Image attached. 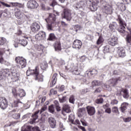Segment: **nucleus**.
<instances>
[{
	"label": "nucleus",
	"instance_id": "15",
	"mask_svg": "<svg viewBox=\"0 0 131 131\" xmlns=\"http://www.w3.org/2000/svg\"><path fill=\"white\" fill-rule=\"evenodd\" d=\"M82 46V42L79 40H74L73 44V49H76V50H80Z\"/></svg>",
	"mask_w": 131,
	"mask_h": 131
},
{
	"label": "nucleus",
	"instance_id": "7",
	"mask_svg": "<svg viewBox=\"0 0 131 131\" xmlns=\"http://www.w3.org/2000/svg\"><path fill=\"white\" fill-rule=\"evenodd\" d=\"M10 74L11 72L10 71V70L8 69L2 70L0 72V80L6 79V78L8 77Z\"/></svg>",
	"mask_w": 131,
	"mask_h": 131
},
{
	"label": "nucleus",
	"instance_id": "20",
	"mask_svg": "<svg viewBox=\"0 0 131 131\" xmlns=\"http://www.w3.org/2000/svg\"><path fill=\"white\" fill-rule=\"evenodd\" d=\"M118 54L119 57H125V50L124 48L122 47H119L118 48Z\"/></svg>",
	"mask_w": 131,
	"mask_h": 131
},
{
	"label": "nucleus",
	"instance_id": "27",
	"mask_svg": "<svg viewBox=\"0 0 131 131\" xmlns=\"http://www.w3.org/2000/svg\"><path fill=\"white\" fill-rule=\"evenodd\" d=\"M12 7H18V8H20V9H24V5L23 4H21L20 3L15 2V3H11Z\"/></svg>",
	"mask_w": 131,
	"mask_h": 131
},
{
	"label": "nucleus",
	"instance_id": "50",
	"mask_svg": "<svg viewBox=\"0 0 131 131\" xmlns=\"http://www.w3.org/2000/svg\"><path fill=\"white\" fill-rule=\"evenodd\" d=\"M74 101H75V99H74V96H71L69 98L70 103H71L72 104H74Z\"/></svg>",
	"mask_w": 131,
	"mask_h": 131
},
{
	"label": "nucleus",
	"instance_id": "62",
	"mask_svg": "<svg viewBox=\"0 0 131 131\" xmlns=\"http://www.w3.org/2000/svg\"><path fill=\"white\" fill-rule=\"evenodd\" d=\"M101 92H102V89L101 88H97L95 91V93H101Z\"/></svg>",
	"mask_w": 131,
	"mask_h": 131
},
{
	"label": "nucleus",
	"instance_id": "49",
	"mask_svg": "<svg viewBox=\"0 0 131 131\" xmlns=\"http://www.w3.org/2000/svg\"><path fill=\"white\" fill-rule=\"evenodd\" d=\"M103 41H104V39H103V37H102L101 36H100L98 39L97 40V44L101 45V43L103 42Z\"/></svg>",
	"mask_w": 131,
	"mask_h": 131
},
{
	"label": "nucleus",
	"instance_id": "29",
	"mask_svg": "<svg viewBox=\"0 0 131 131\" xmlns=\"http://www.w3.org/2000/svg\"><path fill=\"white\" fill-rule=\"evenodd\" d=\"M128 106V103L127 102H123L121 105V110L122 112H124L126 111V108Z\"/></svg>",
	"mask_w": 131,
	"mask_h": 131
},
{
	"label": "nucleus",
	"instance_id": "18",
	"mask_svg": "<svg viewBox=\"0 0 131 131\" xmlns=\"http://www.w3.org/2000/svg\"><path fill=\"white\" fill-rule=\"evenodd\" d=\"M117 27H118V25L115 21H113L109 25V29L111 31H115V29H117Z\"/></svg>",
	"mask_w": 131,
	"mask_h": 131
},
{
	"label": "nucleus",
	"instance_id": "46",
	"mask_svg": "<svg viewBox=\"0 0 131 131\" xmlns=\"http://www.w3.org/2000/svg\"><path fill=\"white\" fill-rule=\"evenodd\" d=\"M12 117L14 119H19L20 118V114H13L12 115Z\"/></svg>",
	"mask_w": 131,
	"mask_h": 131
},
{
	"label": "nucleus",
	"instance_id": "1",
	"mask_svg": "<svg viewBox=\"0 0 131 131\" xmlns=\"http://www.w3.org/2000/svg\"><path fill=\"white\" fill-rule=\"evenodd\" d=\"M26 73L27 76H29L31 75H34L35 80H37L38 81H43V78L42 77V75H39V72H38L37 67H36L35 70H31L29 69L27 71Z\"/></svg>",
	"mask_w": 131,
	"mask_h": 131
},
{
	"label": "nucleus",
	"instance_id": "52",
	"mask_svg": "<svg viewBox=\"0 0 131 131\" xmlns=\"http://www.w3.org/2000/svg\"><path fill=\"white\" fill-rule=\"evenodd\" d=\"M87 74H91V75H94V74H97V70L95 69L93 70L92 71H90Z\"/></svg>",
	"mask_w": 131,
	"mask_h": 131
},
{
	"label": "nucleus",
	"instance_id": "34",
	"mask_svg": "<svg viewBox=\"0 0 131 131\" xmlns=\"http://www.w3.org/2000/svg\"><path fill=\"white\" fill-rule=\"evenodd\" d=\"M19 43H20V45H21V46L25 47V46H27V43H28V42H27V40L25 39H22L19 40Z\"/></svg>",
	"mask_w": 131,
	"mask_h": 131
},
{
	"label": "nucleus",
	"instance_id": "47",
	"mask_svg": "<svg viewBox=\"0 0 131 131\" xmlns=\"http://www.w3.org/2000/svg\"><path fill=\"white\" fill-rule=\"evenodd\" d=\"M73 28L75 29L76 32H77V31H78V30H80V29H81V27H80V26L79 25H75L73 26Z\"/></svg>",
	"mask_w": 131,
	"mask_h": 131
},
{
	"label": "nucleus",
	"instance_id": "37",
	"mask_svg": "<svg viewBox=\"0 0 131 131\" xmlns=\"http://www.w3.org/2000/svg\"><path fill=\"white\" fill-rule=\"evenodd\" d=\"M69 119L72 121V123H73V124H78V125L80 124V121H79V120L76 119L75 121L74 122L73 120H71V116H69Z\"/></svg>",
	"mask_w": 131,
	"mask_h": 131
},
{
	"label": "nucleus",
	"instance_id": "32",
	"mask_svg": "<svg viewBox=\"0 0 131 131\" xmlns=\"http://www.w3.org/2000/svg\"><path fill=\"white\" fill-rule=\"evenodd\" d=\"M54 106L58 112L61 111V107L59 105V101L55 100L54 101Z\"/></svg>",
	"mask_w": 131,
	"mask_h": 131
},
{
	"label": "nucleus",
	"instance_id": "39",
	"mask_svg": "<svg viewBox=\"0 0 131 131\" xmlns=\"http://www.w3.org/2000/svg\"><path fill=\"white\" fill-rule=\"evenodd\" d=\"M19 103H21L22 104V102L19 101H14L13 103L11 104V108H16V107L18 106V104H19Z\"/></svg>",
	"mask_w": 131,
	"mask_h": 131
},
{
	"label": "nucleus",
	"instance_id": "13",
	"mask_svg": "<svg viewBox=\"0 0 131 131\" xmlns=\"http://www.w3.org/2000/svg\"><path fill=\"white\" fill-rule=\"evenodd\" d=\"M103 11L105 14H112V6L109 4L106 3L103 6Z\"/></svg>",
	"mask_w": 131,
	"mask_h": 131
},
{
	"label": "nucleus",
	"instance_id": "61",
	"mask_svg": "<svg viewBox=\"0 0 131 131\" xmlns=\"http://www.w3.org/2000/svg\"><path fill=\"white\" fill-rule=\"evenodd\" d=\"M80 121H81L82 125H83V126H88V125L86 124V122H85L84 120H81Z\"/></svg>",
	"mask_w": 131,
	"mask_h": 131
},
{
	"label": "nucleus",
	"instance_id": "54",
	"mask_svg": "<svg viewBox=\"0 0 131 131\" xmlns=\"http://www.w3.org/2000/svg\"><path fill=\"white\" fill-rule=\"evenodd\" d=\"M112 112H113V113H117L118 112V108L116 106L113 107Z\"/></svg>",
	"mask_w": 131,
	"mask_h": 131
},
{
	"label": "nucleus",
	"instance_id": "38",
	"mask_svg": "<svg viewBox=\"0 0 131 131\" xmlns=\"http://www.w3.org/2000/svg\"><path fill=\"white\" fill-rule=\"evenodd\" d=\"M31 128V126L24 125V126L22 127L21 131H30Z\"/></svg>",
	"mask_w": 131,
	"mask_h": 131
},
{
	"label": "nucleus",
	"instance_id": "57",
	"mask_svg": "<svg viewBox=\"0 0 131 131\" xmlns=\"http://www.w3.org/2000/svg\"><path fill=\"white\" fill-rule=\"evenodd\" d=\"M56 5H57V2H56V0H53L52 3L50 4V6L53 7H55Z\"/></svg>",
	"mask_w": 131,
	"mask_h": 131
},
{
	"label": "nucleus",
	"instance_id": "6",
	"mask_svg": "<svg viewBox=\"0 0 131 131\" xmlns=\"http://www.w3.org/2000/svg\"><path fill=\"white\" fill-rule=\"evenodd\" d=\"M11 72L12 74L11 79L13 81H18L19 79L20 78V74L19 73L17 72V71L14 69V68H12L11 69Z\"/></svg>",
	"mask_w": 131,
	"mask_h": 131
},
{
	"label": "nucleus",
	"instance_id": "17",
	"mask_svg": "<svg viewBox=\"0 0 131 131\" xmlns=\"http://www.w3.org/2000/svg\"><path fill=\"white\" fill-rule=\"evenodd\" d=\"M39 29H40V26L37 23H33L31 26L32 32H37Z\"/></svg>",
	"mask_w": 131,
	"mask_h": 131
},
{
	"label": "nucleus",
	"instance_id": "12",
	"mask_svg": "<svg viewBox=\"0 0 131 131\" xmlns=\"http://www.w3.org/2000/svg\"><path fill=\"white\" fill-rule=\"evenodd\" d=\"M48 123L52 128H55L57 124L56 119L53 117H50L48 119Z\"/></svg>",
	"mask_w": 131,
	"mask_h": 131
},
{
	"label": "nucleus",
	"instance_id": "28",
	"mask_svg": "<svg viewBox=\"0 0 131 131\" xmlns=\"http://www.w3.org/2000/svg\"><path fill=\"white\" fill-rule=\"evenodd\" d=\"M54 48L55 51H61V43L59 42H55L54 45Z\"/></svg>",
	"mask_w": 131,
	"mask_h": 131
},
{
	"label": "nucleus",
	"instance_id": "40",
	"mask_svg": "<svg viewBox=\"0 0 131 131\" xmlns=\"http://www.w3.org/2000/svg\"><path fill=\"white\" fill-rule=\"evenodd\" d=\"M81 69L76 68L75 70L73 71V72L74 74H75L76 75H79L80 74V71Z\"/></svg>",
	"mask_w": 131,
	"mask_h": 131
},
{
	"label": "nucleus",
	"instance_id": "19",
	"mask_svg": "<svg viewBox=\"0 0 131 131\" xmlns=\"http://www.w3.org/2000/svg\"><path fill=\"white\" fill-rule=\"evenodd\" d=\"M87 112L90 116H93V115H94L95 113H96V110L95 109V107L93 106H87Z\"/></svg>",
	"mask_w": 131,
	"mask_h": 131
},
{
	"label": "nucleus",
	"instance_id": "41",
	"mask_svg": "<svg viewBox=\"0 0 131 131\" xmlns=\"http://www.w3.org/2000/svg\"><path fill=\"white\" fill-rule=\"evenodd\" d=\"M101 83L99 82V81L98 80H94L92 82V85L93 86H97L98 85H100Z\"/></svg>",
	"mask_w": 131,
	"mask_h": 131
},
{
	"label": "nucleus",
	"instance_id": "33",
	"mask_svg": "<svg viewBox=\"0 0 131 131\" xmlns=\"http://www.w3.org/2000/svg\"><path fill=\"white\" fill-rule=\"evenodd\" d=\"M35 48H36V49L38 51L42 52V51H43V49H45V46H43L42 45H35Z\"/></svg>",
	"mask_w": 131,
	"mask_h": 131
},
{
	"label": "nucleus",
	"instance_id": "53",
	"mask_svg": "<svg viewBox=\"0 0 131 131\" xmlns=\"http://www.w3.org/2000/svg\"><path fill=\"white\" fill-rule=\"evenodd\" d=\"M47 66H48V64H47V62H44L42 63L41 64L40 67L41 69H46L47 68Z\"/></svg>",
	"mask_w": 131,
	"mask_h": 131
},
{
	"label": "nucleus",
	"instance_id": "31",
	"mask_svg": "<svg viewBox=\"0 0 131 131\" xmlns=\"http://www.w3.org/2000/svg\"><path fill=\"white\" fill-rule=\"evenodd\" d=\"M57 39V37H56V35L54 33H51L49 35V37L48 38V40L54 41Z\"/></svg>",
	"mask_w": 131,
	"mask_h": 131
},
{
	"label": "nucleus",
	"instance_id": "63",
	"mask_svg": "<svg viewBox=\"0 0 131 131\" xmlns=\"http://www.w3.org/2000/svg\"><path fill=\"white\" fill-rule=\"evenodd\" d=\"M78 126L79 128H80V129H81V130L86 131V130H85V128L84 127H83L82 126H80V125H78Z\"/></svg>",
	"mask_w": 131,
	"mask_h": 131
},
{
	"label": "nucleus",
	"instance_id": "64",
	"mask_svg": "<svg viewBox=\"0 0 131 131\" xmlns=\"http://www.w3.org/2000/svg\"><path fill=\"white\" fill-rule=\"evenodd\" d=\"M131 120V117H128L124 119L125 122H129Z\"/></svg>",
	"mask_w": 131,
	"mask_h": 131
},
{
	"label": "nucleus",
	"instance_id": "4",
	"mask_svg": "<svg viewBox=\"0 0 131 131\" xmlns=\"http://www.w3.org/2000/svg\"><path fill=\"white\" fill-rule=\"evenodd\" d=\"M47 110V107H42L40 111L38 110L37 112H35L34 114L32 115V117L33 118L31 121H30V123L31 124H33L34 122H35V120L38 118V113H40V114H41L42 112H45Z\"/></svg>",
	"mask_w": 131,
	"mask_h": 131
},
{
	"label": "nucleus",
	"instance_id": "59",
	"mask_svg": "<svg viewBox=\"0 0 131 131\" xmlns=\"http://www.w3.org/2000/svg\"><path fill=\"white\" fill-rule=\"evenodd\" d=\"M50 93L53 95H57V91H55L54 89H51L50 90Z\"/></svg>",
	"mask_w": 131,
	"mask_h": 131
},
{
	"label": "nucleus",
	"instance_id": "43",
	"mask_svg": "<svg viewBox=\"0 0 131 131\" xmlns=\"http://www.w3.org/2000/svg\"><path fill=\"white\" fill-rule=\"evenodd\" d=\"M6 41H7V39L4 37L0 38V46H3L6 43Z\"/></svg>",
	"mask_w": 131,
	"mask_h": 131
},
{
	"label": "nucleus",
	"instance_id": "36",
	"mask_svg": "<svg viewBox=\"0 0 131 131\" xmlns=\"http://www.w3.org/2000/svg\"><path fill=\"white\" fill-rule=\"evenodd\" d=\"M102 88V89H104V90H106V91H108L109 92H111V91H112V89L109 85H105V84H103Z\"/></svg>",
	"mask_w": 131,
	"mask_h": 131
},
{
	"label": "nucleus",
	"instance_id": "30",
	"mask_svg": "<svg viewBox=\"0 0 131 131\" xmlns=\"http://www.w3.org/2000/svg\"><path fill=\"white\" fill-rule=\"evenodd\" d=\"M85 113V110L83 108H79L78 111V117H82V115L84 114Z\"/></svg>",
	"mask_w": 131,
	"mask_h": 131
},
{
	"label": "nucleus",
	"instance_id": "51",
	"mask_svg": "<svg viewBox=\"0 0 131 131\" xmlns=\"http://www.w3.org/2000/svg\"><path fill=\"white\" fill-rule=\"evenodd\" d=\"M110 49V47L108 45L105 46L103 49L104 53H108L109 52V50Z\"/></svg>",
	"mask_w": 131,
	"mask_h": 131
},
{
	"label": "nucleus",
	"instance_id": "22",
	"mask_svg": "<svg viewBox=\"0 0 131 131\" xmlns=\"http://www.w3.org/2000/svg\"><path fill=\"white\" fill-rule=\"evenodd\" d=\"M57 76H58V74L56 73L53 74L52 78V81L50 83V86L51 88H53L54 85L56 84V82H57Z\"/></svg>",
	"mask_w": 131,
	"mask_h": 131
},
{
	"label": "nucleus",
	"instance_id": "45",
	"mask_svg": "<svg viewBox=\"0 0 131 131\" xmlns=\"http://www.w3.org/2000/svg\"><path fill=\"white\" fill-rule=\"evenodd\" d=\"M126 41L128 43L131 45V32H130V34L126 36Z\"/></svg>",
	"mask_w": 131,
	"mask_h": 131
},
{
	"label": "nucleus",
	"instance_id": "3",
	"mask_svg": "<svg viewBox=\"0 0 131 131\" xmlns=\"http://www.w3.org/2000/svg\"><path fill=\"white\" fill-rule=\"evenodd\" d=\"M45 21L47 24V28L48 30H52L53 28V24H56V15L53 14H49L48 19H45Z\"/></svg>",
	"mask_w": 131,
	"mask_h": 131
},
{
	"label": "nucleus",
	"instance_id": "58",
	"mask_svg": "<svg viewBox=\"0 0 131 131\" xmlns=\"http://www.w3.org/2000/svg\"><path fill=\"white\" fill-rule=\"evenodd\" d=\"M1 4H2L3 6H5V7H7V8H11V5H8V4L5 3L4 2H1Z\"/></svg>",
	"mask_w": 131,
	"mask_h": 131
},
{
	"label": "nucleus",
	"instance_id": "35",
	"mask_svg": "<svg viewBox=\"0 0 131 131\" xmlns=\"http://www.w3.org/2000/svg\"><path fill=\"white\" fill-rule=\"evenodd\" d=\"M5 51L4 49H0V63L4 62V58H3V55L5 53Z\"/></svg>",
	"mask_w": 131,
	"mask_h": 131
},
{
	"label": "nucleus",
	"instance_id": "5",
	"mask_svg": "<svg viewBox=\"0 0 131 131\" xmlns=\"http://www.w3.org/2000/svg\"><path fill=\"white\" fill-rule=\"evenodd\" d=\"M15 62L19 65V67L23 69L26 67V59L21 58L20 57H17L15 58Z\"/></svg>",
	"mask_w": 131,
	"mask_h": 131
},
{
	"label": "nucleus",
	"instance_id": "10",
	"mask_svg": "<svg viewBox=\"0 0 131 131\" xmlns=\"http://www.w3.org/2000/svg\"><path fill=\"white\" fill-rule=\"evenodd\" d=\"M27 7L28 9H36L38 7V4L35 0H29L27 4Z\"/></svg>",
	"mask_w": 131,
	"mask_h": 131
},
{
	"label": "nucleus",
	"instance_id": "2",
	"mask_svg": "<svg viewBox=\"0 0 131 131\" xmlns=\"http://www.w3.org/2000/svg\"><path fill=\"white\" fill-rule=\"evenodd\" d=\"M118 21L119 25V28L118 29V31L121 33L122 34H124L125 33V26H126V24L125 21L123 20L122 17L120 15H118V18L116 19Z\"/></svg>",
	"mask_w": 131,
	"mask_h": 131
},
{
	"label": "nucleus",
	"instance_id": "42",
	"mask_svg": "<svg viewBox=\"0 0 131 131\" xmlns=\"http://www.w3.org/2000/svg\"><path fill=\"white\" fill-rule=\"evenodd\" d=\"M49 111L50 113L54 114V112H55V107H54L53 105L49 106Z\"/></svg>",
	"mask_w": 131,
	"mask_h": 131
},
{
	"label": "nucleus",
	"instance_id": "60",
	"mask_svg": "<svg viewBox=\"0 0 131 131\" xmlns=\"http://www.w3.org/2000/svg\"><path fill=\"white\" fill-rule=\"evenodd\" d=\"M105 112H106V113H108V114H110V113H111V108L108 107V108H106L105 110Z\"/></svg>",
	"mask_w": 131,
	"mask_h": 131
},
{
	"label": "nucleus",
	"instance_id": "56",
	"mask_svg": "<svg viewBox=\"0 0 131 131\" xmlns=\"http://www.w3.org/2000/svg\"><path fill=\"white\" fill-rule=\"evenodd\" d=\"M111 105H116L118 104V101H117V100L114 99L111 101Z\"/></svg>",
	"mask_w": 131,
	"mask_h": 131
},
{
	"label": "nucleus",
	"instance_id": "44",
	"mask_svg": "<svg viewBox=\"0 0 131 131\" xmlns=\"http://www.w3.org/2000/svg\"><path fill=\"white\" fill-rule=\"evenodd\" d=\"M12 93L15 98H17V97H18V93H17L16 89L13 88L12 90Z\"/></svg>",
	"mask_w": 131,
	"mask_h": 131
},
{
	"label": "nucleus",
	"instance_id": "55",
	"mask_svg": "<svg viewBox=\"0 0 131 131\" xmlns=\"http://www.w3.org/2000/svg\"><path fill=\"white\" fill-rule=\"evenodd\" d=\"M59 101L60 103L66 102V97H62V98H59Z\"/></svg>",
	"mask_w": 131,
	"mask_h": 131
},
{
	"label": "nucleus",
	"instance_id": "8",
	"mask_svg": "<svg viewBox=\"0 0 131 131\" xmlns=\"http://www.w3.org/2000/svg\"><path fill=\"white\" fill-rule=\"evenodd\" d=\"M121 93H123V97L124 99H128L129 94H128V90L127 89H123L119 88L118 93L117 94V96L121 95Z\"/></svg>",
	"mask_w": 131,
	"mask_h": 131
},
{
	"label": "nucleus",
	"instance_id": "26",
	"mask_svg": "<svg viewBox=\"0 0 131 131\" xmlns=\"http://www.w3.org/2000/svg\"><path fill=\"white\" fill-rule=\"evenodd\" d=\"M23 15V13L21 12V10L20 9H17V11H16L15 13V17H16V18H18V19H20V18H22Z\"/></svg>",
	"mask_w": 131,
	"mask_h": 131
},
{
	"label": "nucleus",
	"instance_id": "24",
	"mask_svg": "<svg viewBox=\"0 0 131 131\" xmlns=\"http://www.w3.org/2000/svg\"><path fill=\"white\" fill-rule=\"evenodd\" d=\"M118 80H120L119 78H113V79H111L108 81V83L111 84V85L112 86H114V85H115V84H116V83H117V81Z\"/></svg>",
	"mask_w": 131,
	"mask_h": 131
},
{
	"label": "nucleus",
	"instance_id": "48",
	"mask_svg": "<svg viewBox=\"0 0 131 131\" xmlns=\"http://www.w3.org/2000/svg\"><path fill=\"white\" fill-rule=\"evenodd\" d=\"M97 104H102L103 102H104V100L102 98H98L95 101Z\"/></svg>",
	"mask_w": 131,
	"mask_h": 131
},
{
	"label": "nucleus",
	"instance_id": "11",
	"mask_svg": "<svg viewBox=\"0 0 131 131\" xmlns=\"http://www.w3.org/2000/svg\"><path fill=\"white\" fill-rule=\"evenodd\" d=\"M64 16L63 18L66 19L67 21H71V19H72V17H71V11L70 10L66 8L64 9L63 10Z\"/></svg>",
	"mask_w": 131,
	"mask_h": 131
},
{
	"label": "nucleus",
	"instance_id": "25",
	"mask_svg": "<svg viewBox=\"0 0 131 131\" xmlns=\"http://www.w3.org/2000/svg\"><path fill=\"white\" fill-rule=\"evenodd\" d=\"M17 95L19 98H23V97H25V96H26V93H25V91H24V90L18 89Z\"/></svg>",
	"mask_w": 131,
	"mask_h": 131
},
{
	"label": "nucleus",
	"instance_id": "23",
	"mask_svg": "<svg viewBox=\"0 0 131 131\" xmlns=\"http://www.w3.org/2000/svg\"><path fill=\"white\" fill-rule=\"evenodd\" d=\"M62 111L66 112V113H70L71 110H70V106L68 104H63L62 106Z\"/></svg>",
	"mask_w": 131,
	"mask_h": 131
},
{
	"label": "nucleus",
	"instance_id": "14",
	"mask_svg": "<svg viewBox=\"0 0 131 131\" xmlns=\"http://www.w3.org/2000/svg\"><path fill=\"white\" fill-rule=\"evenodd\" d=\"M46 36H47L46 32L43 31H40L36 35L35 38L37 40H41V39H45V38H46Z\"/></svg>",
	"mask_w": 131,
	"mask_h": 131
},
{
	"label": "nucleus",
	"instance_id": "9",
	"mask_svg": "<svg viewBox=\"0 0 131 131\" xmlns=\"http://www.w3.org/2000/svg\"><path fill=\"white\" fill-rule=\"evenodd\" d=\"M8 105V100L6 99V97H0V107L1 109H3V110L7 109Z\"/></svg>",
	"mask_w": 131,
	"mask_h": 131
},
{
	"label": "nucleus",
	"instance_id": "21",
	"mask_svg": "<svg viewBox=\"0 0 131 131\" xmlns=\"http://www.w3.org/2000/svg\"><path fill=\"white\" fill-rule=\"evenodd\" d=\"M98 4H99L98 0H94L92 6L90 7L91 11L95 12L98 10Z\"/></svg>",
	"mask_w": 131,
	"mask_h": 131
},
{
	"label": "nucleus",
	"instance_id": "16",
	"mask_svg": "<svg viewBox=\"0 0 131 131\" xmlns=\"http://www.w3.org/2000/svg\"><path fill=\"white\" fill-rule=\"evenodd\" d=\"M118 41V39L117 38V37H112L111 38H110L108 39V43L111 46H116L117 45Z\"/></svg>",
	"mask_w": 131,
	"mask_h": 131
}]
</instances>
